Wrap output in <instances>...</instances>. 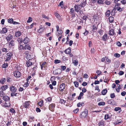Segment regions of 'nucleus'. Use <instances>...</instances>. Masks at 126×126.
<instances>
[{"label":"nucleus","instance_id":"obj_30","mask_svg":"<svg viewBox=\"0 0 126 126\" xmlns=\"http://www.w3.org/2000/svg\"><path fill=\"white\" fill-rule=\"evenodd\" d=\"M98 125H103V126L105 125V121L103 120L100 121L98 123Z\"/></svg>","mask_w":126,"mask_h":126},{"label":"nucleus","instance_id":"obj_46","mask_svg":"<svg viewBox=\"0 0 126 126\" xmlns=\"http://www.w3.org/2000/svg\"><path fill=\"white\" fill-rule=\"evenodd\" d=\"M74 84L75 86L76 87H78L79 85V83L77 81H74Z\"/></svg>","mask_w":126,"mask_h":126},{"label":"nucleus","instance_id":"obj_37","mask_svg":"<svg viewBox=\"0 0 126 126\" xmlns=\"http://www.w3.org/2000/svg\"><path fill=\"white\" fill-rule=\"evenodd\" d=\"M109 32L110 33H109V34L110 35H113L115 33L114 30L112 29H111L110 30Z\"/></svg>","mask_w":126,"mask_h":126},{"label":"nucleus","instance_id":"obj_15","mask_svg":"<svg viewBox=\"0 0 126 126\" xmlns=\"http://www.w3.org/2000/svg\"><path fill=\"white\" fill-rule=\"evenodd\" d=\"M74 7L75 11L76 12H78L79 11V10L81 8V7L80 6V5H75Z\"/></svg>","mask_w":126,"mask_h":126},{"label":"nucleus","instance_id":"obj_38","mask_svg":"<svg viewBox=\"0 0 126 126\" xmlns=\"http://www.w3.org/2000/svg\"><path fill=\"white\" fill-rule=\"evenodd\" d=\"M17 41H18L19 44H21L23 42V40L21 38H18L17 39Z\"/></svg>","mask_w":126,"mask_h":126},{"label":"nucleus","instance_id":"obj_11","mask_svg":"<svg viewBox=\"0 0 126 126\" xmlns=\"http://www.w3.org/2000/svg\"><path fill=\"white\" fill-rule=\"evenodd\" d=\"M55 106V104L54 103H52L49 106V109L52 111H54Z\"/></svg>","mask_w":126,"mask_h":126},{"label":"nucleus","instance_id":"obj_61","mask_svg":"<svg viewBox=\"0 0 126 126\" xmlns=\"http://www.w3.org/2000/svg\"><path fill=\"white\" fill-rule=\"evenodd\" d=\"M115 97L114 93H111L110 95V97L111 98H114Z\"/></svg>","mask_w":126,"mask_h":126},{"label":"nucleus","instance_id":"obj_13","mask_svg":"<svg viewBox=\"0 0 126 126\" xmlns=\"http://www.w3.org/2000/svg\"><path fill=\"white\" fill-rule=\"evenodd\" d=\"M30 39L26 36L23 40V42L25 44H27L30 42Z\"/></svg>","mask_w":126,"mask_h":126},{"label":"nucleus","instance_id":"obj_12","mask_svg":"<svg viewBox=\"0 0 126 126\" xmlns=\"http://www.w3.org/2000/svg\"><path fill=\"white\" fill-rule=\"evenodd\" d=\"M92 31L95 32L98 29V26L96 25V24L93 23L92 25Z\"/></svg>","mask_w":126,"mask_h":126},{"label":"nucleus","instance_id":"obj_27","mask_svg":"<svg viewBox=\"0 0 126 126\" xmlns=\"http://www.w3.org/2000/svg\"><path fill=\"white\" fill-rule=\"evenodd\" d=\"M71 49L70 47H69L67 49H66L65 51V52L66 54H70L71 52Z\"/></svg>","mask_w":126,"mask_h":126},{"label":"nucleus","instance_id":"obj_26","mask_svg":"<svg viewBox=\"0 0 126 126\" xmlns=\"http://www.w3.org/2000/svg\"><path fill=\"white\" fill-rule=\"evenodd\" d=\"M18 49L19 50H24V47L22 45L20 44L18 45Z\"/></svg>","mask_w":126,"mask_h":126},{"label":"nucleus","instance_id":"obj_9","mask_svg":"<svg viewBox=\"0 0 126 126\" xmlns=\"http://www.w3.org/2000/svg\"><path fill=\"white\" fill-rule=\"evenodd\" d=\"M30 103V101H26L23 103V105L25 108L27 109L29 108Z\"/></svg>","mask_w":126,"mask_h":126},{"label":"nucleus","instance_id":"obj_64","mask_svg":"<svg viewBox=\"0 0 126 126\" xmlns=\"http://www.w3.org/2000/svg\"><path fill=\"white\" fill-rule=\"evenodd\" d=\"M58 31H59V32H58V34H57V35L58 36H59L60 34H61L63 32L62 30H59Z\"/></svg>","mask_w":126,"mask_h":126},{"label":"nucleus","instance_id":"obj_43","mask_svg":"<svg viewBox=\"0 0 126 126\" xmlns=\"http://www.w3.org/2000/svg\"><path fill=\"white\" fill-rule=\"evenodd\" d=\"M103 0H97V3L100 4H103Z\"/></svg>","mask_w":126,"mask_h":126},{"label":"nucleus","instance_id":"obj_31","mask_svg":"<svg viewBox=\"0 0 126 126\" xmlns=\"http://www.w3.org/2000/svg\"><path fill=\"white\" fill-rule=\"evenodd\" d=\"M108 35L106 34L104 35L102 37V39L104 41H106L107 39Z\"/></svg>","mask_w":126,"mask_h":126},{"label":"nucleus","instance_id":"obj_47","mask_svg":"<svg viewBox=\"0 0 126 126\" xmlns=\"http://www.w3.org/2000/svg\"><path fill=\"white\" fill-rule=\"evenodd\" d=\"M66 101L65 100H64L63 99H61L60 100V103H61V104H64V103H66Z\"/></svg>","mask_w":126,"mask_h":126},{"label":"nucleus","instance_id":"obj_20","mask_svg":"<svg viewBox=\"0 0 126 126\" xmlns=\"http://www.w3.org/2000/svg\"><path fill=\"white\" fill-rule=\"evenodd\" d=\"M62 72V71L61 69L60 68H58L55 71V75H57L58 74H61Z\"/></svg>","mask_w":126,"mask_h":126},{"label":"nucleus","instance_id":"obj_25","mask_svg":"<svg viewBox=\"0 0 126 126\" xmlns=\"http://www.w3.org/2000/svg\"><path fill=\"white\" fill-rule=\"evenodd\" d=\"M29 54V52L28 51H25L23 53V54L24 56L27 59H29L28 57V55Z\"/></svg>","mask_w":126,"mask_h":126},{"label":"nucleus","instance_id":"obj_2","mask_svg":"<svg viewBox=\"0 0 126 126\" xmlns=\"http://www.w3.org/2000/svg\"><path fill=\"white\" fill-rule=\"evenodd\" d=\"M120 1V0H114V3H115L114 7L116 10L117 11L121 12L124 9V8L122 7L121 8L120 7L121 4L118 2V1Z\"/></svg>","mask_w":126,"mask_h":126},{"label":"nucleus","instance_id":"obj_23","mask_svg":"<svg viewBox=\"0 0 126 126\" xmlns=\"http://www.w3.org/2000/svg\"><path fill=\"white\" fill-rule=\"evenodd\" d=\"M2 51V52H3L4 54H6L8 52V50L6 48L4 47L2 48L1 49Z\"/></svg>","mask_w":126,"mask_h":126},{"label":"nucleus","instance_id":"obj_4","mask_svg":"<svg viewBox=\"0 0 126 126\" xmlns=\"http://www.w3.org/2000/svg\"><path fill=\"white\" fill-rule=\"evenodd\" d=\"M18 87V86L16 84H15L14 85H11L9 87L10 91L11 93H15L17 90V88Z\"/></svg>","mask_w":126,"mask_h":126},{"label":"nucleus","instance_id":"obj_24","mask_svg":"<svg viewBox=\"0 0 126 126\" xmlns=\"http://www.w3.org/2000/svg\"><path fill=\"white\" fill-rule=\"evenodd\" d=\"M2 34H4L6 33L8 31V29L6 27H4L1 30Z\"/></svg>","mask_w":126,"mask_h":126},{"label":"nucleus","instance_id":"obj_49","mask_svg":"<svg viewBox=\"0 0 126 126\" xmlns=\"http://www.w3.org/2000/svg\"><path fill=\"white\" fill-rule=\"evenodd\" d=\"M10 111L11 113H16L15 110L13 108H11L10 109Z\"/></svg>","mask_w":126,"mask_h":126},{"label":"nucleus","instance_id":"obj_40","mask_svg":"<svg viewBox=\"0 0 126 126\" xmlns=\"http://www.w3.org/2000/svg\"><path fill=\"white\" fill-rule=\"evenodd\" d=\"M0 104H1V105L2 107L5 108V104H4L3 100L0 98Z\"/></svg>","mask_w":126,"mask_h":126},{"label":"nucleus","instance_id":"obj_17","mask_svg":"<svg viewBox=\"0 0 126 126\" xmlns=\"http://www.w3.org/2000/svg\"><path fill=\"white\" fill-rule=\"evenodd\" d=\"M107 103L111 105H114V101L113 99H110L107 101Z\"/></svg>","mask_w":126,"mask_h":126},{"label":"nucleus","instance_id":"obj_45","mask_svg":"<svg viewBox=\"0 0 126 126\" xmlns=\"http://www.w3.org/2000/svg\"><path fill=\"white\" fill-rule=\"evenodd\" d=\"M86 4V1H83L81 4H80V6L82 7H84Z\"/></svg>","mask_w":126,"mask_h":126},{"label":"nucleus","instance_id":"obj_33","mask_svg":"<svg viewBox=\"0 0 126 126\" xmlns=\"http://www.w3.org/2000/svg\"><path fill=\"white\" fill-rule=\"evenodd\" d=\"M6 80L5 78H2L0 80V83L2 84H4Z\"/></svg>","mask_w":126,"mask_h":126},{"label":"nucleus","instance_id":"obj_53","mask_svg":"<svg viewBox=\"0 0 126 126\" xmlns=\"http://www.w3.org/2000/svg\"><path fill=\"white\" fill-rule=\"evenodd\" d=\"M8 66V64L7 63H4L2 65V68H6Z\"/></svg>","mask_w":126,"mask_h":126},{"label":"nucleus","instance_id":"obj_3","mask_svg":"<svg viewBox=\"0 0 126 126\" xmlns=\"http://www.w3.org/2000/svg\"><path fill=\"white\" fill-rule=\"evenodd\" d=\"M13 53L12 52H8L7 53L4 57L5 61H10L11 58H13Z\"/></svg>","mask_w":126,"mask_h":126},{"label":"nucleus","instance_id":"obj_62","mask_svg":"<svg viewBox=\"0 0 126 126\" xmlns=\"http://www.w3.org/2000/svg\"><path fill=\"white\" fill-rule=\"evenodd\" d=\"M102 73L101 71L99 70H97L96 71V73L97 74V76L101 75Z\"/></svg>","mask_w":126,"mask_h":126},{"label":"nucleus","instance_id":"obj_54","mask_svg":"<svg viewBox=\"0 0 126 126\" xmlns=\"http://www.w3.org/2000/svg\"><path fill=\"white\" fill-rule=\"evenodd\" d=\"M61 61L60 60L57 59L55 60L54 61V63L55 64H57L60 63Z\"/></svg>","mask_w":126,"mask_h":126},{"label":"nucleus","instance_id":"obj_18","mask_svg":"<svg viewBox=\"0 0 126 126\" xmlns=\"http://www.w3.org/2000/svg\"><path fill=\"white\" fill-rule=\"evenodd\" d=\"M8 88V86L7 85H2L0 87V89L3 91L6 90Z\"/></svg>","mask_w":126,"mask_h":126},{"label":"nucleus","instance_id":"obj_59","mask_svg":"<svg viewBox=\"0 0 126 126\" xmlns=\"http://www.w3.org/2000/svg\"><path fill=\"white\" fill-rule=\"evenodd\" d=\"M55 15V16L56 17L58 18H60V15L57 13H56Z\"/></svg>","mask_w":126,"mask_h":126},{"label":"nucleus","instance_id":"obj_55","mask_svg":"<svg viewBox=\"0 0 126 126\" xmlns=\"http://www.w3.org/2000/svg\"><path fill=\"white\" fill-rule=\"evenodd\" d=\"M61 70L62 71H64L65 69L66 68V66H61Z\"/></svg>","mask_w":126,"mask_h":126},{"label":"nucleus","instance_id":"obj_14","mask_svg":"<svg viewBox=\"0 0 126 126\" xmlns=\"http://www.w3.org/2000/svg\"><path fill=\"white\" fill-rule=\"evenodd\" d=\"M64 83H63L61 84L59 86V90L61 92H62L64 89L65 87Z\"/></svg>","mask_w":126,"mask_h":126},{"label":"nucleus","instance_id":"obj_44","mask_svg":"<svg viewBox=\"0 0 126 126\" xmlns=\"http://www.w3.org/2000/svg\"><path fill=\"white\" fill-rule=\"evenodd\" d=\"M6 95L4 93V92L2 91H0V96L1 97H3L4 96Z\"/></svg>","mask_w":126,"mask_h":126},{"label":"nucleus","instance_id":"obj_35","mask_svg":"<svg viewBox=\"0 0 126 126\" xmlns=\"http://www.w3.org/2000/svg\"><path fill=\"white\" fill-rule=\"evenodd\" d=\"M110 11L109 10H108L105 13V16L109 17L110 16Z\"/></svg>","mask_w":126,"mask_h":126},{"label":"nucleus","instance_id":"obj_56","mask_svg":"<svg viewBox=\"0 0 126 126\" xmlns=\"http://www.w3.org/2000/svg\"><path fill=\"white\" fill-rule=\"evenodd\" d=\"M32 18L31 17H29V19L27 21V22L28 23H29L32 21Z\"/></svg>","mask_w":126,"mask_h":126},{"label":"nucleus","instance_id":"obj_57","mask_svg":"<svg viewBox=\"0 0 126 126\" xmlns=\"http://www.w3.org/2000/svg\"><path fill=\"white\" fill-rule=\"evenodd\" d=\"M84 103L83 102H79V103L77 104V106L78 107H80L82 106L83 104Z\"/></svg>","mask_w":126,"mask_h":126},{"label":"nucleus","instance_id":"obj_42","mask_svg":"<svg viewBox=\"0 0 126 126\" xmlns=\"http://www.w3.org/2000/svg\"><path fill=\"white\" fill-rule=\"evenodd\" d=\"M44 29L39 28L38 30V32L39 33H42L44 31Z\"/></svg>","mask_w":126,"mask_h":126},{"label":"nucleus","instance_id":"obj_1","mask_svg":"<svg viewBox=\"0 0 126 126\" xmlns=\"http://www.w3.org/2000/svg\"><path fill=\"white\" fill-rule=\"evenodd\" d=\"M3 102L5 104V108L9 107L11 105L10 103V98L8 96L5 95L2 97Z\"/></svg>","mask_w":126,"mask_h":126},{"label":"nucleus","instance_id":"obj_6","mask_svg":"<svg viewBox=\"0 0 126 126\" xmlns=\"http://www.w3.org/2000/svg\"><path fill=\"white\" fill-rule=\"evenodd\" d=\"M88 111L86 109L85 110L82 112L80 115L79 117L82 119H84L86 118L87 115Z\"/></svg>","mask_w":126,"mask_h":126},{"label":"nucleus","instance_id":"obj_5","mask_svg":"<svg viewBox=\"0 0 126 126\" xmlns=\"http://www.w3.org/2000/svg\"><path fill=\"white\" fill-rule=\"evenodd\" d=\"M47 63L46 62H41L40 63L41 68L42 70H47Z\"/></svg>","mask_w":126,"mask_h":126},{"label":"nucleus","instance_id":"obj_48","mask_svg":"<svg viewBox=\"0 0 126 126\" xmlns=\"http://www.w3.org/2000/svg\"><path fill=\"white\" fill-rule=\"evenodd\" d=\"M8 21L9 23L12 24L13 22V19L12 18H11L10 19L9 18L8 20Z\"/></svg>","mask_w":126,"mask_h":126},{"label":"nucleus","instance_id":"obj_29","mask_svg":"<svg viewBox=\"0 0 126 126\" xmlns=\"http://www.w3.org/2000/svg\"><path fill=\"white\" fill-rule=\"evenodd\" d=\"M107 90L106 88L103 90L101 92L102 94L103 95H105L107 92Z\"/></svg>","mask_w":126,"mask_h":126},{"label":"nucleus","instance_id":"obj_19","mask_svg":"<svg viewBox=\"0 0 126 126\" xmlns=\"http://www.w3.org/2000/svg\"><path fill=\"white\" fill-rule=\"evenodd\" d=\"M26 64L27 65V67H29L32 65L33 64V63L28 60L26 61Z\"/></svg>","mask_w":126,"mask_h":126},{"label":"nucleus","instance_id":"obj_28","mask_svg":"<svg viewBox=\"0 0 126 126\" xmlns=\"http://www.w3.org/2000/svg\"><path fill=\"white\" fill-rule=\"evenodd\" d=\"M109 22L110 23L113 22L114 20V18L112 16H110L109 18Z\"/></svg>","mask_w":126,"mask_h":126},{"label":"nucleus","instance_id":"obj_22","mask_svg":"<svg viewBox=\"0 0 126 126\" xmlns=\"http://www.w3.org/2000/svg\"><path fill=\"white\" fill-rule=\"evenodd\" d=\"M24 50H30L31 48V47L30 45L29 44H25L24 46Z\"/></svg>","mask_w":126,"mask_h":126},{"label":"nucleus","instance_id":"obj_51","mask_svg":"<svg viewBox=\"0 0 126 126\" xmlns=\"http://www.w3.org/2000/svg\"><path fill=\"white\" fill-rule=\"evenodd\" d=\"M37 67L36 65H35L32 68V71L34 73H35L36 71L37 70Z\"/></svg>","mask_w":126,"mask_h":126},{"label":"nucleus","instance_id":"obj_41","mask_svg":"<svg viewBox=\"0 0 126 126\" xmlns=\"http://www.w3.org/2000/svg\"><path fill=\"white\" fill-rule=\"evenodd\" d=\"M17 93H11V96L12 97H13L14 96H17Z\"/></svg>","mask_w":126,"mask_h":126},{"label":"nucleus","instance_id":"obj_32","mask_svg":"<svg viewBox=\"0 0 126 126\" xmlns=\"http://www.w3.org/2000/svg\"><path fill=\"white\" fill-rule=\"evenodd\" d=\"M111 117L109 114H106L105 115L104 119L106 120L108 119H110Z\"/></svg>","mask_w":126,"mask_h":126},{"label":"nucleus","instance_id":"obj_50","mask_svg":"<svg viewBox=\"0 0 126 126\" xmlns=\"http://www.w3.org/2000/svg\"><path fill=\"white\" fill-rule=\"evenodd\" d=\"M73 63L75 65H77L78 64V62L77 60H75L73 62Z\"/></svg>","mask_w":126,"mask_h":126},{"label":"nucleus","instance_id":"obj_34","mask_svg":"<svg viewBox=\"0 0 126 126\" xmlns=\"http://www.w3.org/2000/svg\"><path fill=\"white\" fill-rule=\"evenodd\" d=\"M105 3L107 5H109L111 4V2L110 0H105Z\"/></svg>","mask_w":126,"mask_h":126},{"label":"nucleus","instance_id":"obj_21","mask_svg":"<svg viewBox=\"0 0 126 126\" xmlns=\"http://www.w3.org/2000/svg\"><path fill=\"white\" fill-rule=\"evenodd\" d=\"M22 34L21 32L19 31H17L16 32L15 34V36L16 37H18Z\"/></svg>","mask_w":126,"mask_h":126},{"label":"nucleus","instance_id":"obj_52","mask_svg":"<svg viewBox=\"0 0 126 126\" xmlns=\"http://www.w3.org/2000/svg\"><path fill=\"white\" fill-rule=\"evenodd\" d=\"M105 102L103 101L101 102H99L98 105L99 106L104 105H105Z\"/></svg>","mask_w":126,"mask_h":126},{"label":"nucleus","instance_id":"obj_60","mask_svg":"<svg viewBox=\"0 0 126 126\" xmlns=\"http://www.w3.org/2000/svg\"><path fill=\"white\" fill-rule=\"evenodd\" d=\"M29 86V83L28 82H25L23 86L25 87H26Z\"/></svg>","mask_w":126,"mask_h":126},{"label":"nucleus","instance_id":"obj_16","mask_svg":"<svg viewBox=\"0 0 126 126\" xmlns=\"http://www.w3.org/2000/svg\"><path fill=\"white\" fill-rule=\"evenodd\" d=\"M9 43V46L10 47H12L13 46H14L15 44L14 43V41L13 39L11 40L10 41L8 42Z\"/></svg>","mask_w":126,"mask_h":126},{"label":"nucleus","instance_id":"obj_39","mask_svg":"<svg viewBox=\"0 0 126 126\" xmlns=\"http://www.w3.org/2000/svg\"><path fill=\"white\" fill-rule=\"evenodd\" d=\"M84 94L82 92H80L79 96L78 97V100L82 98L81 97Z\"/></svg>","mask_w":126,"mask_h":126},{"label":"nucleus","instance_id":"obj_63","mask_svg":"<svg viewBox=\"0 0 126 126\" xmlns=\"http://www.w3.org/2000/svg\"><path fill=\"white\" fill-rule=\"evenodd\" d=\"M121 2L124 5H125L126 3V0H121Z\"/></svg>","mask_w":126,"mask_h":126},{"label":"nucleus","instance_id":"obj_58","mask_svg":"<svg viewBox=\"0 0 126 126\" xmlns=\"http://www.w3.org/2000/svg\"><path fill=\"white\" fill-rule=\"evenodd\" d=\"M43 100H42L41 101L39 102L38 103V104L40 106V107H41L43 106Z\"/></svg>","mask_w":126,"mask_h":126},{"label":"nucleus","instance_id":"obj_10","mask_svg":"<svg viewBox=\"0 0 126 126\" xmlns=\"http://www.w3.org/2000/svg\"><path fill=\"white\" fill-rule=\"evenodd\" d=\"M70 12L69 13L71 15L72 17H75V14H76L74 9L71 8L70 9Z\"/></svg>","mask_w":126,"mask_h":126},{"label":"nucleus","instance_id":"obj_36","mask_svg":"<svg viewBox=\"0 0 126 126\" xmlns=\"http://www.w3.org/2000/svg\"><path fill=\"white\" fill-rule=\"evenodd\" d=\"M98 17V15L97 14H94L93 16V19L94 20V21L96 20L97 18Z\"/></svg>","mask_w":126,"mask_h":126},{"label":"nucleus","instance_id":"obj_8","mask_svg":"<svg viewBox=\"0 0 126 126\" xmlns=\"http://www.w3.org/2000/svg\"><path fill=\"white\" fill-rule=\"evenodd\" d=\"M14 75L16 78H19L21 75V73L17 70L15 71L14 72Z\"/></svg>","mask_w":126,"mask_h":126},{"label":"nucleus","instance_id":"obj_7","mask_svg":"<svg viewBox=\"0 0 126 126\" xmlns=\"http://www.w3.org/2000/svg\"><path fill=\"white\" fill-rule=\"evenodd\" d=\"M13 36L11 34H9L6 36L5 39L7 42H9L13 38Z\"/></svg>","mask_w":126,"mask_h":126}]
</instances>
